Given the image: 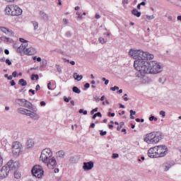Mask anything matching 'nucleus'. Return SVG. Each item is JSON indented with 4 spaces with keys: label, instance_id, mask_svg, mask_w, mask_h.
Here are the masks:
<instances>
[{
    "label": "nucleus",
    "instance_id": "1",
    "mask_svg": "<svg viewBox=\"0 0 181 181\" xmlns=\"http://www.w3.org/2000/svg\"><path fill=\"white\" fill-rule=\"evenodd\" d=\"M135 66L137 67V71H139L141 76L160 73V69H162L160 64L155 61L148 62L146 60L140 68L138 67V62H136Z\"/></svg>",
    "mask_w": 181,
    "mask_h": 181
},
{
    "label": "nucleus",
    "instance_id": "2",
    "mask_svg": "<svg viewBox=\"0 0 181 181\" xmlns=\"http://www.w3.org/2000/svg\"><path fill=\"white\" fill-rule=\"evenodd\" d=\"M129 56L132 57L133 59H135L134 64V67L136 70H138V68L136 66H135L136 62L138 67H141L145 61L146 60V58L148 57L146 52H144L141 49L138 50H134V49H130L129 52Z\"/></svg>",
    "mask_w": 181,
    "mask_h": 181
},
{
    "label": "nucleus",
    "instance_id": "3",
    "mask_svg": "<svg viewBox=\"0 0 181 181\" xmlns=\"http://www.w3.org/2000/svg\"><path fill=\"white\" fill-rule=\"evenodd\" d=\"M163 138L162 133L158 132H153L146 135L144 139V142L148 145H156Z\"/></svg>",
    "mask_w": 181,
    "mask_h": 181
},
{
    "label": "nucleus",
    "instance_id": "4",
    "mask_svg": "<svg viewBox=\"0 0 181 181\" xmlns=\"http://www.w3.org/2000/svg\"><path fill=\"white\" fill-rule=\"evenodd\" d=\"M4 12L8 16H21L23 11L15 4H10L6 7Z\"/></svg>",
    "mask_w": 181,
    "mask_h": 181
},
{
    "label": "nucleus",
    "instance_id": "5",
    "mask_svg": "<svg viewBox=\"0 0 181 181\" xmlns=\"http://www.w3.org/2000/svg\"><path fill=\"white\" fill-rule=\"evenodd\" d=\"M53 156V152H52V150L50 148H45L41 152V156L40 157V160L42 162H47V160H49V159H51Z\"/></svg>",
    "mask_w": 181,
    "mask_h": 181
},
{
    "label": "nucleus",
    "instance_id": "6",
    "mask_svg": "<svg viewBox=\"0 0 181 181\" xmlns=\"http://www.w3.org/2000/svg\"><path fill=\"white\" fill-rule=\"evenodd\" d=\"M32 173L33 176L37 177L38 179H42L43 177V175L45 174V171L43 170V168L40 165H35L32 169Z\"/></svg>",
    "mask_w": 181,
    "mask_h": 181
},
{
    "label": "nucleus",
    "instance_id": "7",
    "mask_svg": "<svg viewBox=\"0 0 181 181\" xmlns=\"http://www.w3.org/2000/svg\"><path fill=\"white\" fill-rule=\"evenodd\" d=\"M156 148L158 158H163V156H166V153H168V147H166V146H157Z\"/></svg>",
    "mask_w": 181,
    "mask_h": 181
},
{
    "label": "nucleus",
    "instance_id": "8",
    "mask_svg": "<svg viewBox=\"0 0 181 181\" xmlns=\"http://www.w3.org/2000/svg\"><path fill=\"white\" fill-rule=\"evenodd\" d=\"M6 165L9 167V170H12L13 172L17 171L21 168V163L18 161H13L12 160L8 161Z\"/></svg>",
    "mask_w": 181,
    "mask_h": 181
},
{
    "label": "nucleus",
    "instance_id": "9",
    "mask_svg": "<svg viewBox=\"0 0 181 181\" xmlns=\"http://www.w3.org/2000/svg\"><path fill=\"white\" fill-rule=\"evenodd\" d=\"M22 149V144L18 141H16L13 143L12 146V152L13 155H19L21 153V151Z\"/></svg>",
    "mask_w": 181,
    "mask_h": 181
},
{
    "label": "nucleus",
    "instance_id": "10",
    "mask_svg": "<svg viewBox=\"0 0 181 181\" xmlns=\"http://www.w3.org/2000/svg\"><path fill=\"white\" fill-rule=\"evenodd\" d=\"M47 165V168L52 170L57 166V161L56 160V158L52 157L47 160V162H44Z\"/></svg>",
    "mask_w": 181,
    "mask_h": 181
},
{
    "label": "nucleus",
    "instance_id": "11",
    "mask_svg": "<svg viewBox=\"0 0 181 181\" xmlns=\"http://www.w3.org/2000/svg\"><path fill=\"white\" fill-rule=\"evenodd\" d=\"M9 167L8 165H4L1 169L0 170V179H5L8 177L9 175Z\"/></svg>",
    "mask_w": 181,
    "mask_h": 181
},
{
    "label": "nucleus",
    "instance_id": "12",
    "mask_svg": "<svg viewBox=\"0 0 181 181\" xmlns=\"http://www.w3.org/2000/svg\"><path fill=\"white\" fill-rule=\"evenodd\" d=\"M149 158H158V151H156V146L151 148L148 151Z\"/></svg>",
    "mask_w": 181,
    "mask_h": 181
},
{
    "label": "nucleus",
    "instance_id": "13",
    "mask_svg": "<svg viewBox=\"0 0 181 181\" xmlns=\"http://www.w3.org/2000/svg\"><path fill=\"white\" fill-rule=\"evenodd\" d=\"M0 29H1V32H3V33H5V35H7V36H10L11 37H13V32H12V30H11L5 27H1Z\"/></svg>",
    "mask_w": 181,
    "mask_h": 181
},
{
    "label": "nucleus",
    "instance_id": "14",
    "mask_svg": "<svg viewBox=\"0 0 181 181\" xmlns=\"http://www.w3.org/2000/svg\"><path fill=\"white\" fill-rule=\"evenodd\" d=\"M84 170H91L92 168H94V163L90 161L88 163H83Z\"/></svg>",
    "mask_w": 181,
    "mask_h": 181
},
{
    "label": "nucleus",
    "instance_id": "15",
    "mask_svg": "<svg viewBox=\"0 0 181 181\" xmlns=\"http://www.w3.org/2000/svg\"><path fill=\"white\" fill-rule=\"evenodd\" d=\"M25 54H28V56H33V54H36V49L34 47H30L26 49L24 51Z\"/></svg>",
    "mask_w": 181,
    "mask_h": 181
},
{
    "label": "nucleus",
    "instance_id": "16",
    "mask_svg": "<svg viewBox=\"0 0 181 181\" xmlns=\"http://www.w3.org/2000/svg\"><path fill=\"white\" fill-rule=\"evenodd\" d=\"M17 111L18 112H19V114H23V115H27V116H28V114L30 112V110L28 109H25L23 107L18 108Z\"/></svg>",
    "mask_w": 181,
    "mask_h": 181
},
{
    "label": "nucleus",
    "instance_id": "17",
    "mask_svg": "<svg viewBox=\"0 0 181 181\" xmlns=\"http://www.w3.org/2000/svg\"><path fill=\"white\" fill-rule=\"evenodd\" d=\"M27 117H30V118H33L34 119H39V115H37L36 112H32L30 110V112H28Z\"/></svg>",
    "mask_w": 181,
    "mask_h": 181
},
{
    "label": "nucleus",
    "instance_id": "18",
    "mask_svg": "<svg viewBox=\"0 0 181 181\" xmlns=\"http://www.w3.org/2000/svg\"><path fill=\"white\" fill-rule=\"evenodd\" d=\"M22 105H23V107H25V108H28V110H33V105L30 102H29L26 100H25V102L24 103V104Z\"/></svg>",
    "mask_w": 181,
    "mask_h": 181
},
{
    "label": "nucleus",
    "instance_id": "19",
    "mask_svg": "<svg viewBox=\"0 0 181 181\" xmlns=\"http://www.w3.org/2000/svg\"><path fill=\"white\" fill-rule=\"evenodd\" d=\"M132 15H134V16H136L137 18L141 17V12L138 11L136 8H134L132 11Z\"/></svg>",
    "mask_w": 181,
    "mask_h": 181
},
{
    "label": "nucleus",
    "instance_id": "20",
    "mask_svg": "<svg viewBox=\"0 0 181 181\" xmlns=\"http://www.w3.org/2000/svg\"><path fill=\"white\" fill-rule=\"evenodd\" d=\"M26 145H27L28 148H32V146H33V145H35V142L32 139H28L26 142Z\"/></svg>",
    "mask_w": 181,
    "mask_h": 181
},
{
    "label": "nucleus",
    "instance_id": "21",
    "mask_svg": "<svg viewBox=\"0 0 181 181\" xmlns=\"http://www.w3.org/2000/svg\"><path fill=\"white\" fill-rule=\"evenodd\" d=\"M28 46V42H23V44H21V45L18 47V49L20 50H22L23 52V50H25V49H26V47Z\"/></svg>",
    "mask_w": 181,
    "mask_h": 181
},
{
    "label": "nucleus",
    "instance_id": "22",
    "mask_svg": "<svg viewBox=\"0 0 181 181\" xmlns=\"http://www.w3.org/2000/svg\"><path fill=\"white\" fill-rule=\"evenodd\" d=\"M74 77L75 80H77V81H80L83 79V76L77 74V73H75L74 74Z\"/></svg>",
    "mask_w": 181,
    "mask_h": 181
},
{
    "label": "nucleus",
    "instance_id": "23",
    "mask_svg": "<svg viewBox=\"0 0 181 181\" xmlns=\"http://www.w3.org/2000/svg\"><path fill=\"white\" fill-rule=\"evenodd\" d=\"M25 101H26V100H25V99H18L17 100V103L19 105H21V107H23Z\"/></svg>",
    "mask_w": 181,
    "mask_h": 181
},
{
    "label": "nucleus",
    "instance_id": "24",
    "mask_svg": "<svg viewBox=\"0 0 181 181\" xmlns=\"http://www.w3.org/2000/svg\"><path fill=\"white\" fill-rule=\"evenodd\" d=\"M19 84H21V86H22L23 87H25V86L28 85V82H26L25 79L21 78L19 80Z\"/></svg>",
    "mask_w": 181,
    "mask_h": 181
},
{
    "label": "nucleus",
    "instance_id": "25",
    "mask_svg": "<svg viewBox=\"0 0 181 181\" xmlns=\"http://www.w3.org/2000/svg\"><path fill=\"white\" fill-rule=\"evenodd\" d=\"M56 156L58 158H63V156H64V151H59L57 152Z\"/></svg>",
    "mask_w": 181,
    "mask_h": 181
},
{
    "label": "nucleus",
    "instance_id": "26",
    "mask_svg": "<svg viewBox=\"0 0 181 181\" xmlns=\"http://www.w3.org/2000/svg\"><path fill=\"white\" fill-rule=\"evenodd\" d=\"M172 165H170V163H168L163 165L164 170L165 172H167L168 169H170Z\"/></svg>",
    "mask_w": 181,
    "mask_h": 181
},
{
    "label": "nucleus",
    "instance_id": "27",
    "mask_svg": "<svg viewBox=\"0 0 181 181\" xmlns=\"http://www.w3.org/2000/svg\"><path fill=\"white\" fill-rule=\"evenodd\" d=\"M21 173L17 171H14V177L15 179H21Z\"/></svg>",
    "mask_w": 181,
    "mask_h": 181
},
{
    "label": "nucleus",
    "instance_id": "28",
    "mask_svg": "<svg viewBox=\"0 0 181 181\" xmlns=\"http://www.w3.org/2000/svg\"><path fill=\"white\" fill-rule=\"evenodd\" d=\"M74 93H76V94H80L81 93V90H80L77 86H74L73 88H72Z\"/></svg>",
    "mask_w": 181,
    "mask_h": 181
},
{
    "label": "nucleus",
    "instance_id": "29",
    "mask_svg": "<svg viewBox=\"0 0 181 181\" xmlns=\"http://www.w3.org/2000/svg\"><path fill=\"white\" fill-rule=\"evenodd\" d=\"M135 114H136V112L131 110H130V118L131 119H135V117H134V115H135Z\"/></svg>",
    "mask_w": 181,
    "mask_h": 181
},
{
    "label": "nucleus",
    "instance_id": "30",
    "mask_svg": "<svg viewBox=\"0 0 181 181\" xmlns=\"http://www.w3.org/2000/svg\"><path fill=\"white\" fill-rule=\"evenodd\" d=\"M146 5V3L145 1H143L137 5V9H141V6H145Z\"/></svg>",
    "mask_w": 181,
    "mask_h": 181
},
{
    "label": "nucleus",
    "instance_id": "31",
    "mask_svg": "<svg viewBox=\"0 0 181 181\" xmlns=\"http://www.w3.org/2000/svg\"><path fill=\"white\" fill-rule=\"evenodd\" d=\"M39 80V75L37 74H35V75H32L31 76V80Z\"/></svg>",
    "mask_w": 181,
    "mask_h": 181
},
{
    "label": "nucleus",
    "instance_id": "32",
    "mask_svg": "<svg viewBox=\"0 0 181 181\" xmlns=\"http://www.w3.org/2000/svg\"><path fill=\"white\" fill-rule=\"evenodd\" d=\"M146 54H147V57L146 58V62H148L147 61L148 59H153V54H148V52H146Z\"/></svg>",
    "mask_w": 181,
    "mask_h": 181
},
{
    "label": "nucleus",
    "instance_id": "33",
    "mask_svg": "<svg viewBox=\"0 0 181 181\" xmlns=\"http://www.w3.org/2000/svg\"><path fill=\"white\" fill-rule=\"evenodd\" d=\"M124 125V123L123 122H120L119 126L117 127V131H121Z\"/></svg>",
    "mask_w": 181,
    "mask_h": 181
},
{
    "label": "nucleus",
    "instance_id": "34",
    "mask_svg": "<svg viewBox=\"0 0 181 181\" xmlns=\"http://www.w3.org/2000/svg\"><path fill=\"white\" fill-rule=\"evenodd\" d=\"M79 113L80 114H83V115H87V110H84L83 109L79 110Z\"/></svg>",
    "mask_w": 181,
    "mask_h": 181
},
{
    "label": "nucleus",
    "instance_id": "35",
    "mask_svg": "<svg viewBox=\"0 0 181 181\" xmlns=\"http://www.w3.org/2000/svg\"><path fill=\"white\" fill-rule=\"evenodd\" d=\"M99 42H100V43H102V45H104V43L107 42V41L103 37L99 38Z\"/></svg>",
    "mask_w": 181,
    "mask_h": 181
},
{
    "label": "nucleus",
    "instance_id": "36",
    "mask_svg": "<svg viewBox=\"0 0 181 181\" xmlns=\"http://www.w3.org/2000/svg\"><path fill=\"white\" fill-rule=\"evenodd\" d=\"M4 164V158H2V154L0 153V168Z\"/></svg>",
    "mask_w": 181,
    "mask_h": 181
},
{
    "label": "nucleus",
    "instance_id": "37",
    "mask_svg": "<svg viewBox=\"0 0 181 181\" xmlns=\"http://www.w3.org/2000/svg\"><path fill=\"white\" fill-rule=\"evenodd\" d=\"M158 121V117H155L154 116H151L149 117V121Z\"/></svg>",
    "mask_w": 181,
    "mask_h": 181
},
{
    "label": "nucleus",
    "instance_id": "38",
    "mask_svg": "<svg viewBox=\"0 0 181 181\" xmlns=\"http://www.w3.org/2000/svg\"><path fill=\"white\" fill-rule=\"evenodd\" d=\"M160 115H162V117H163V118H165V117H166V112H165V111H163V110H161V111L160 112Z\"/></svg>",
    "mask_w": 181,
    "mask_h": 181
},
{
    "label": "nucleus",
    "instance_id": "39",
    "mask_svg": "<svg viewBox=\"0 0 181 181\" xmlns=\"http://www.w3.org/2000/svg\"><path fill=\"white\" fill-rule=\"evenodd\" d=\"M111 91H115V90H119V87L118 86H114L110 88Z\"/></svg>",
    "mask_w": 181,
    "mask_h": 181
},
{
    "label": "nucleus",
    "instance_id": "40",
    "mask_svg": "<svg viewBox=\"0 0 181 181\" xmlns=\"http://www.w3.org/2000/svg\"><path fill=\"white\" fill-rule=\"evenodd\" d=\"M100 135L101 136H104V135H107V132H104V131H103V130H100Z\"/></svg>",
    "mask_w": 181,
    "mask_h": 181
},
{
    "label": "nucleus",
    "instance_id": "41",
    "mask_svg": "<svg viewBox=\"0 0 181 181\" xmlns=\"http://www.w3.org/2000/svg\"><path fill=\"white\" fill-rule=\"evenodd\" d=\"M98 111V107H95V109L92 110L90 112L91 115L94 114V112H97Z\"/></svg>",
    "mask_w": 181,
    "mask_h": 181
},
{
    "label": "nucleus",
    "instance_id": "42",
    "mask_svg": "<svg viewBox=\"0 0 181 181\" xmlns=\"http://www.w3.org/2000/svg\"><path fill=\"white\" fill-rule=\"evenodd\" d=\"M103 81H105V86H107V84L110 83V81L107 80L105 78H102Z\"/></svg>",
    "mask_w": 181,
    "mask_h": 181
},
{
    "label": "nucleus",
    "instance_id": "43",
    "mask_svg": "<svg viewBox=\"0 0 181 181\" xmlns=\"http://www.w3.org/2000/svg\"><path fill=\"white\" fill-rule=\"evenodd\" d=\"M6 63L8 64V66H11V64H12V62H11V60L8 59H6Z\"/></svg>",
    "mask_w": 181,
    "mask_h": 181
},
{
    "label": "nucleus",
    "instance_id": "44",
    "mask_svg": "<svg viewBox=\"0 0 181 181\" xmlns=\"http://www.w3.org/2000/svg\"><path fill=\"white\" fill-rule=\"evenodd\" d=\"M40 15L42 18H46V16H47L46 13H45L43 11H40Z\"/></svg>",
    "mask_w": 181,
    "mask_h": 181
},
{
    "label": "nucleus",
    "instance_id": "45",
    "mask_svg": "<svg viewBox=\"0 0 181 181\" xmlns=\"http://www.w3.org/2000/svg\"><path fill=\"white\" fill-rule=\"evenodd\" d=\"M33 26L35 29H37V28H39V24L37 22L33 23Z\"/></svg>",
    "mask_w": 181,
    "mask_h": 181
},
{
    "label": "nucleus",
    "instance_id": "46",
    "mask_svg": "<svg viewBox=\"0 0 181 181\" xmlns=\"http://www.w3.org/2000/svg\"><path fill=\"white\" fill-rule=\"evenodd\" d=\"M47 88L48 90H53V88H52V83H48L47 84Z\"/></svg>",
    "mask_w": 181,
    "mask_h": 181
},
{
    "label": "nucleus",
    "instance_id": "47",
    "mask_svg": "<svg viewBox=\"0 0 181 181\" xmlns=\"http://www.w3.org/2000/svg\"><path fill=\"white\" fill-rule=\"evenodd\" d=\"M95 115L96 117H99L100 118H101V117H103V115H101V112H98V113H95Z\"/></svg>",
    "mask_w": 181,
    "mask_h": 181
},
{
    "label": "nucleus",
    "instance_id": "48",
    "mask_svg": "<svg viewBox=\"0 0 181 181\" xmlns=\"http://www.w3.org/2000/svg\"><path fill=\"white\" fill-rule=\"evenodd\" d=\"M20 42H21V43H26L28 42V41H26L25 39L23 38H20L19 39Z\"/></svg>",
    "mask_w": 181,
    "mask_h": 181
},
{
    "label": "nucleus",
    "instance_id": "49",
    "mask_svg": "<svg viewBox=\"0 0 181 181\" xmlns=\"http://www.w3.org/2000/svg\"><path fill=\"white\" fill-rule=\"evenodd\" d=\"M12 76H13V77H14V78H15V77H17V76H18V72H17L16 71H13Z\"/></svg>",
    "mask_w": 181,
    "mask_h": 181
},
{
    "label": "nucleus",
    "instance_id": "50",
    "mask_svg": "<svg viewBox=\"0 0 181 181\" xmlns=\"http://www.w3.org/2000/svg\"><path fill=\"white\" fill-rule=\"evenodd\" d=\"M118 156H119L118 155V153H113V155H112V158H113L114 159H115L116 158H118Z\"/></svg>",
    "mask_w": 181,
    "mask_h": 181
},
{
    "label": "nucleus",
    "instance_id": "51",
    "mask_svg": "<svg viewBox=\"0 0 181 181\" xmlns=\"http://www.w3.org/2000/svg\"><path fill=\"white\" fill-rule=\"evenodd\" d=\"M85 88H90V83H87L84 85Z\"/></svg>",
    "mask_w": 181,
    "mask_h": 181
},
{
    "label": "nucleus",
    "instance_id": "52",
    "mask_svg": "<svg viewBox=\"0 0 181 181\" xmlns=\"http://www.w3.org/2000/svg\"><path fill=\"white\" fill-rule=\"evenodd\" d=\"M1 40H4L6 42H9V38H8V37H4V38L1 37Z\"/></svg>",
    "mask_w": 181,
    "mask_h": 181
},
{
    "label": "nucleus",
    "instance_id": "53",
    "mask_svg": "<svg viewBox=\"0 0 181 181\" xmlns=\"http://www.w3.org/2000/svg\"><path fill=\"white\" fill-rule=\"evenodd\" d=\"M40 105H41V107H45V105H46V103L45 101H41Z\"/></svg>",
    "mask_w": 181,
    "mask_h": 181
},
{
    "label": "nucleus",
    "instance_id": "54",
    "mask_svg": "<svg viewBox=\"0 0 181 181\" xmlns=\"http://www.w3.org/2000/svg\"><path fill=\"white\" fill-rule=\"evenodd\" d=\"M16 83H15V81L13 80L11 81V86H16Z\"/></svg>",
    "mask_w": 181,
    "mask_h": 181
},
{
    "label": "nucleus",
    "instance_id": "55",
    "mask_svg": "<svg viewBox=\"0 0 181 181\" xmlns=\"http://www.w3.org/2000/svg\"><path fill=\"white\" fill-rule=\"evenodd\" d=\"M29 93H32L33 95H35V90L33 89H30Z\"/></svg>",
    "mask_w": 181,
    "mask_h": 181
},
{
    "label": "nucleus",
    "instance_id": "56",
    "mask_svg": "<svg viewBox=\"0 0 181 181\" xmlns=\"http://www.w3.org/2000/svg\"><path fill=\"white\" fill-rule=\"evenodd\" d=\"M123 98H124V101H128V98H127V94H125V95L123 96Z\"/></svg>",
    "mask_w": 181,
    "mask_h": 181
},
{
    "label": "nucleus",
    "instance_id": "57",
    "mask_svg": "<svg viewBox=\"0 0 181 181\" xmlns=\"http://www.w3.org/2000/svg\"><path fill=\"white\" fill-rule=\"evenodd\" d=\"M40 89V85H37L36 86V88H35V90L37 91Z\"/></svg>",
    "mask_w": 181,
    "mask_h": 181
},
{
    "label": "nucleus",
    "instance_id": "58",
    "mask_svg": "<svg viewBox=\"0 0 181 181\" xmlns=\"http://www.w3.org/2000/svg\"><path fill=\"white\" fill-rule=\"evenodd\" d=\"M65 103H69L70 101V99L69 98H64Z\"/></svg>",
    "mask_w": 181,
    "mask_h": 181
},
{
    "label": "nucleus",
    "instance_id": "59",
    "mask_svg": "<svg viewBox=\"0 0 181 181\" xmlns=\"http://www.w3.org/2000/svg\"><path fill=\"white\" fill-rule=\"evenodd\" d=\"M104 100H105V95H103V96L100 98V101H104Z\"/></svg>",
    "mask_w": 181,
    "mask_h": 181
},
{
    "label": "nucleus",
    "instance_id": "60",
    "mask_svg": "<svg viewBox=\"0 0 181 181\" xmlns=\"http://www.w3.org/2000/svg\"><path fill=\"white\" fill-rule=\"evenodd\" d=\"M4 53H5V54H9V50L5 49Z\"/></svg>",
    "mask_w": 181,
    "mask_h": 181
},
{
    "label": "nucleus",
    "instance_id": "61",
    "mask_svg": "<svg viewBox=\"0 0 181 181\" xmlns=\"http://www.w3.org/2000/svg\"><path fill=\"white\" fill-rule=\"evenodd\" d=\"M59 168H55L54 169V173H59Z\"/></svg>",
    "mask_w": 181,
    "mask_h": 181
},
{
    "label": "nucleus",
    "instance_id": "62",
    "mask_svg": "<svg viewBox=\"0 0 181 181\" xmlns=\"http://www.w3.org/2000/svg\"><path fill=\"white\" fill-rule=\"evenodd\" d=\"M7 78L8 80H12V78H13V76L12 75H10Z\"/></svg>",
    "mask_w": 181,
    "mask_h": 181
},
{
    "label": "nucleus",
    "instance_id": "63",
    "mask_svg": "<svg viewBox=\"0 0 181 181\" xmlns=\"http://www.w3.org/2000/svg\"><path fill=\"white\" fill-rule=\"evenodd\" d=\"M147 19H153V16H148Z\"/></svg>",
    "mask_w": 181,
    "mask_h": 181
},
{
    "label": "nucleus",
    "instance_id": "64",
    "mask_svg": "<svg viewBox=\"0 0 181 181\" xmlns=\"http://www.w3.org/2000/svg\"><path fill=\"white\" fill-rule=\"evenodd\" d=\"M123 4H128V0H123Z\"/></svg>",
    "mask_w": 181,
    "mask_h": 181
}]
</instances>
